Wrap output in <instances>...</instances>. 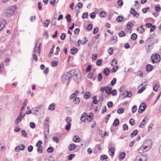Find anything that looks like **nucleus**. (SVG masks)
<instances>
[{
    "label": "nucleus",
    "mask_w": 161,
    "mask_h": 161,
    "mask_svg": "<svg viewBox=\"0 0 161 161\" xmlns=\"http://www.w3.org/2000/svg\"><path fill=\"white\" fill-rule=\"evenodd\" d=\"M112 91V88L108 87L106 86L105 92L108 94H110L111 91Z\"/></svg>",
    "instance_id": "obj_28"
},
{
    "label": "nucleus",
    "mask_w": 161,
    "mask_h": 161,
    "mask_svg": "<svg viewBox=\"0 0 161 161\" xmlns=\"http://www.w3.org/2000/svg\"><path fill=\"white\" fill-rule=\"evenodd\" d=\"M93 114L90 113V115H88V117L87 118V120L89 121H91L92 119Z\"/></svg>",
    "instance_id": "obj_47"
},
{
    "label": "nucleus",
    "mask_w": 161,
    "mask_h": 161,
    "mask_svg": "<svg viewBox=\"0 0 161 161\" xmlns=\"http://www.w3.org/2000/svg\"><path fill=\"white\" fill-rule=\"evenodd\" d=\"M53 151V149L52 147H49L47 149V151L49 153H52Z\"/></svg>",
    "instance_id": "obj_53"
},
{
    "label": "nucleus",
    "mask_w": 161,
    "mask_h": 161,
    "mask_svg": "<svg viewBox=\"0 0 161 161\" xmlns=\"http://www.w3.org/2000/svg\"><path fill=\"white\" fill-rule=\"evenodd\" d=\"M80 101V99L79 97H76L75 98L73 99V102L75 103L78 104Z\"/></svg>",
    "instance_id": "obj_27"
},
{
    "label": "nucleus",
    "mask_w": 161,
    "mask_h": 161,
    "mask_svg": "<svg viewBox=\"0 0 161 161\" xmlns=\"http://www.w3.org/2000/svg\"><path fill=\"white\" fill-rule=\"evenodd\" d=\"M71 75L74 80L76 82H77L80 80L81 77V73L79 70L76 71L75 69H73L70 70Z\"/></svg>",
    "instance_id": "obj_2"
},
{
    "label": "nucleus",
    "mask_w": 161,
    "mask_h": 161,
    "mask_svg": "<svg viewBox=\"0 0 161 161\" xmlns=\"http://www.w3.org/2000/svg\"><path fill=\"white\" fill-rule=\"evenodd\" d=\"M137 34L136 33H133L131 36V39L133 40H135L137 38Z\"/></svg>",
    "instance_id": "obj_26"
},
{
    "label": "nucleus",
    "mask_w": 161,
    "mask_h": 161,
    "mask_svg": "<svg viewBox=\"0 0 161 161\" xmlns=\"http://www.w3.org/2000/svg\"><path fill=\"white\" fill-rule=\"evenodd\" d=\"M92 25L91 24H89L86 27V29L87 30L89 31L92 29Z\"/></svg>",
    "instance_id": "obj_41"
},
{
    "label": "nucleus",
    "mask_w": 161,
    "mask_h": 161,
    "mask_svg": "<svg viewBox=\"0 0 161 161\" xmlns=\"http://www.w3.org/2000/svg\"><path fill=\"white\" fill-rule=\"evenodd\" d=\"M42 142L41 140H39L37 143L36 145V146L37 147H42V146H41V145L42 144Z\"/></svg>",
    "instance_id": "obj_59"
},
{
    "label": "nucleus",
    "mask_w": 161,
    "mask_h": 161,
    "mask_svg": "<svg viewBox=\"0 0 161 161\" xmlns=\"http://www.w3.org/2000/svg\"><path fill=\"white\" fill-rule=\"evenodd\" d=\"M147 107L146 104L143 103L140 104L138 111H145Z\"/></svg>",
    "instance_id": "obj_8"
},
{
    "label": "nucleus",
    "mask_w": 161,
    "mask_h": 161,
    "mask_svg": "<svg viewBox=\"0 0 161 161\" xmlns=\"http://www.w3.org/2000/svg\"><path fill=\"white\" fill-rule=\"evenodd\" d=\"M34 111H38V109H40V110H45L46 109L43 106H37L36 108H34Z\"/></svg>",
    "instance_id": "obj_21"
},
{
    "label": "nucleus",
    "mask_w": 161,
    "mask_h": 161,
    "mask_svg": "<svg viewBox=\"0 0 161 161\" xmlns=\"http://www.w3.org/2000/svg\"><path fill=\"white\" fill-rule=\"evenodd\" d=\"M90 17L92 19H94L96 16V14L94 12H92L89 15Z\"/></svg>",
    "instance_id": "obj_43"
},
{
    "label": "nucleus",
    "mask_w": 161,
    "mask_h": 161,
    "mask_svg": "<svg viewBox=\"0 0 161 161\" xmlns=\"http://www.w3.org/2000/svg\"><path fill=\"white\" fill-rule=\"evenodd\" d=\"M89 16L88 13L87 12L83 13L82 16V18L83 19H87Z\"/></svg>",
    "instance_id": "obj_25"
},
{
    "label": "nucleus",
    "mask_w": 161,
    "mask_h": 161,
    "mask_svg": "<svg viewBox=\"0 0 161 161\" xmlns=\"http://www.w3.org/2000/svg\"><path fill=\"white\" fill-rule=\"evenodd\" d=\"M58 64V63L56 61H53L51 63V65L53 67L57 66Z\"/></svg>",
    "instance_id": "obj_52"
},
{
    "label": "nucleus",
    "mask_w": 161,
    "mask_h": 161,
    "mask_svg": "<svg viewBox=\"0 0 161 161\" xmlns=\"http://www.w3.org/2000/svg\"><path fill=\"white\" fill-rule=\"evenodd\" d=\"M130 13L134 16H136V15H139V14H137L135 9L133 8H131L130 9Z\"/></svg>",
    "instance_id": "obj_13"
},
{
    "label": "nucleus",
    "mask_w": 161,
    "mask_h": 161,
    "mask_svg": "<svg viewBox=\"0 0 161 161\" xmlns=\"http://www.w3.org/2000/svg\"><path fill=\"white\" fill-rule=\"evenodd\" d=\"M21 134L22 136L24 137H27V133L25 130H23L21 131Z\"/></svg>",
    "instance_id": "obj_35"
},
{
    "label": "nucleus",
    "mask_w": 161,
    "mask_h": 161,
    "mask_svg": "<svg viewBox=\"0 0 161 161\" xmlns=\"http://www.w3.org/2000/svg\"><path fill=\"white\" fill-rule=\"evenodd\" d=\"M71 126V124H67V125H66L65 126V129L68 131L70 129Z\"/></svg>",
    "instance_id": "obj_57"
},
{
    "label": "nucleus",
    "mask_w": 161,
    "mask_h": 161,
    "mask_svg": "<svg viewBox=\"0 0 161 161\" xmlns=\"http://www.w3.org/2000/svg\"><path fill=\"white\" fill-rule=\"evenodd\" d=\"M158 42L156 36L151 35L146 42V45H153Z\"/></svg>",
    "instance_id": "obj_3"
},
{
    "label": "nucleus",
    "mask_w": 161,
    "mask_h": 161,
    "mask_svg": "<svg viewBox=\"0 0 161 161\" xmlns=\"http://www.w3.org/2000/svg\"><path fill=\"white\" fill-rule=\"evenodd\" d=\"M125 35L126 33L123 31H120L118 34L120 37H124L125 36Z\"/></svg>",
    "instance_id": "obj_39"
},
{
    "label": "nucleus",
    "mask_w": 161,
    "mask_h": 161,
    "mask_svg": "<svg viewBox=\"0 0 161 161\" xmlns=\"http://www.w3.org/2000/svg\"><path fill=\"white\" fill-rule=\"evenodd\" d=\"M56 20L54 19H53L51 21V24L52 25H55L56 24Z\"/></svg>",
    "instance_id": "obj_61"
},
{
    "label": "nucleus",
    "mask_w": 161,
    "mask_h": 161,
    "mask_svg": "<svg viewBox=\"0 0 161 161\" xmlns=\"http://www.w3.org/2000/svg\"><path fill=\"white\" fill-rule=\"evenodd\" d=\"M148 119V117L147 116H145L144 119L142 121V122L140 123V127L141 128H143L144 127V124H142V123H145V121L146 120H147Z\"/></svg>",
    "instance_id": "obj_17"
},
{
    "label": "nucleus",
    "mask_w": 161,
    "mask_h": 161,
    "mask_svg": "<svg viewBox=\"0 0 161 161\" xmlns=\"http://www.w3.org/2000/svg\"><path fill=\"white\" fill-rule=\"evenodd\" d=\"M143 144H144V145H146L152 147V141L151 140L148 139Z\"/></svg>",
    "instance_id": "obj_9"
},
{
    "label": "nucleus",
    "mask_w": 161,
    "mask_h": 161,
    "mask_svg": "<svg viewBox=\"0 0 161 161\" xmlns=\"http://www.w3.org/2000/svg\"><path fill=\"white\" fill-rule=\"evenodd\" d=\"M129 123L131 125H133L135 124V122L134 119H131L129 121Z\"/></svg>",
    "instance_id": "obj_58"
},
{
    "label": "nucleus",
    "mask_w": 161,
    "mask_h": 161,
    "mask_svg": "<svg viewBox=\"0 0 161 161\" xmlns=\"http://www.w3.org/2000/svg\"><path fill=\"white\" fill-rule=\"evenodd\" d=\"M66 18L67 20V21L69 22L70 23L71 21V16L70 14H68L66 17Z\"/></svg>",
    "instance_id": "obj_30"
},
{
    "label": "nucleus",
    "mask_w": 161,
    "mask_h": 161,
    "mask_svg": "<svg viewBox=\"0 0 161 161\" xmlns=\"http://www.w3.org/2000/svg\"><path fill=\"white\" fill-rule=\"evenodd\" d=\"M110 72V70L108 68L104 69L103 71V74L106 76H107L109 75Z\"/></svg>",
    "instance_id": "obj_15"
},
{
    "label": "nucleus",
    "mask_w": 161,
    "mask_h": 161,
    "mask_svg": "<svg viewBox=\"0 0 161 161\" xmlns=\"http://www.w3.org/2000/svg\"><path fill=\"white\" fill-rule=\"evenodd\" d=\"M151 58L153 62L158 63L160 60V57L157 54H153L151 57Z\"/></svg>",
    "instance_id": "obj_5"
},
{
    "label": "nucleus",
    "mask_w": 161,
    "mask_h": 161,
    "mask_svg": "<svg viewBox=\"0 0 161 161\" xmlns=\"http://www.w3.org/2000/svg\"><path fill=\"white\" fill-rule=\"evenodd\" d=\"M137 30L139 31L141 33H143L145 31L144 29L142 27V26L138 27L137 28Z\"/></svg>",
    "instance_id": "obj_20"
},
{
    "label": "nucleus",
    "mask_w": 161,
    "mask_h": 161,
    "mask_svg": "<svg viewBox=\"0 0 161 161\" xmlns=\"http://www.w3.org/2000/svg\"><path fill=\"white\" fill-rule=\"evenodd\" d=\"M30 127L33 129L36 126L35 124L33 122H31L30 124Z\"/></svg>",
    "instance_id": "obj_63"
},
{
    "label": "nucleus",
    "mask_w": 161,
    "mask_h": 161,
    "mask_svg": "<svg viewBox=\"0 0 161 161\" xmlns=\"http://www.w3.org/2000/svg\"><path fill=\"white\" fill-rule=\"evenodd\" d=\"M142 147H143V148H144V150L145 151L147 152L149 151L151 148V147L150 146H148L146 145H144V144H142Z\"/></svg>",
    "instance_id": "obj_24"
},
{
    "label": "nucleus",
    "mask_w": 161,
    "mask_h": 161,
    "mask_svg": "<svg viewBox=\"0 0 161 161\" xmlns=\"http://www.w3.org/2000/svg\"><path fill=\"white\" fill-rule=\"evenodd\" d=\"M88 115L86 113H84L82 114L81 116L80 117V119L82 122H85V120L87 118Z\"/></svg>",
    "instance_id": "obj_10"
},
{
    "label": "nucleus",
    "mask_w": 161,
    "mask_h": 161,
    "mask_svg": "<svg viewBox=\"0 0 161 161\" xmlns=\"http://www.w3.org/2000/svg\"><path fill=\"white\" fill-rule=\"evenodd\" d=\"M76 147V145L73 144H70L68 147V150L70 151H72L74 150Z\"/></svg>",
    "instance_id": "obj_11"
},
{
    "label": "nucleus",
    "mask_w": 161,
    "mask_h": 161,
    "mask_svg": "<svg viewBox=\"0 0 161 161\" xmlns=\"http://www.w3.org/2000/svg\"><path fill=\"white\" fill-rule=\"evenodd\" d=\"M117 39V36H112V38L110 39V40L112 42V43L114 44L116 42Z\"/></svg>",
    "instance_id": "obj_16"
},
{
    "label": "nucleus",
    "mask_w": 161,
    "mask_h": 161,
    "mask_svg": "<svg viewBox=\"0 0 161 161\" xmlns=\"http://www.w3.org/2000/svg\"><path fill=\"white\" fill-rule=\"evenodd\" d=\"M25 115V113H23L22 111H21L18 118L22 120Z\"/></svg>",
    "instance_id": "obj_29"
},
{
    "label": "nucleus",
    "mask_w": 161,
    "mask_h": 161,
    "mask_svg": "<svg viewBox=\"0 0 161 161\" xmlns=\"http://www.w3.org/2000/svg\"><path fill=\"white\" fill-rule=\"evenodd\" d=\"M147 47H146V51L147 52H149L151 51L152 48V45H146Z\"/></svg>",
    "instance_id": "obj_23"
},
{
    "label": "nucleus",
    "mask_w": 161,
    "mask_h": 161,
    "mask_svg": "<svg viewBox=\"0 0 161 161\" xmlns=\"http://www.w3.org/2000/svg\"><path fill=\"white\" fill-rule=\"evenodd\" d=\"M153 69V66L150 64H147V65L146 70L147 72H150Z\"/></svg>",
    "instance_id": "obj_14"
},
{
    "label": "nucleus",
    "mask_w": 161,
    "mask_h": 161,
    "mask_svg": "<svg viewBox=\"0 0 161 161\" xmlns=\"http://www.w3.org/2000/svg\"><path fill=\"white\" fill-rule=\"evenodd\" d=\"M50 23V20L48 19H47L43 23V26H46V27H47Z\"/></svg>",
    "instance_id": "obj_34"
},
{
    "label": "nucleus",
    "mask_w": 161,
    "mask_h": 161,
    "mask_svg": "<svg viewBox=\"0 0 161 161\" xmlns=\"http://www.w3.org/2000/svg\"><path fill=\"white\" fill-rule=\"evenodd\" d=\"M75 154H71L69 155L68 158L69 160H71L73 158L75 157Z\"/></svg>",
    "instance_id": "obj_60"
},
{
    "label": "nucleus",
    "mask_w": 161,
    "mask_h": 161,
    "mask_svg": "<svg viewBox=\"0 0 161 161\" xmlns=\"http://www.w3.org/2000/svg\"><path fill=\"white\" fill-rule=\"evenodd\" d=\"M70 71L69 72H67L66 74L64 75L62 77V80L63 81H67V84L68 85L70 83V79L72 77Z\"/></svg>",
    "instance_id": "obj_4"
},
{
    "label": "nucleus",
    "mask_w": 161,
    "mask_h": 161,
    "mask_svg": "<svg viewBox=\"0 0 161 161\" xmlns=\"http://www.w3.org/2000/svg\"><path fill=\"white\" fill-rule=\"evenodd\" d=\"M44 125L45 126L44 130L49 129V125L48 122H44Z\"/></svg>",
    "instance_id": "obj_38"
},
{
    "label": "nucleus",
    "mask_w": 161,
    "mask_h": 161,
    "mask_svg": "<svg viewBox=\"0 0 161 161\" xmlns=\"http://www.w3.org/2000/svg\"><path fill=\"white\" fill-rule=\"evenodd\" d=\"M33 147L31 145L29 146L28 148V151L29 152H31L33 149Z\"/></svg>",
    "instance_id": "obj_64"
},
{
    "label": "nucleus",
    "mask_w": 161,
    "mask_h": 161,
    "mask_svg": "<svg viewBox=\"0 0 161 161\" xmlns=\"http://www.w3.org/2000/svg\"><path fill=\"white\" fill-rule=\"evenodd\" d=\"M147 160V156L142 155L141 156H137L135 159L134 161H146Z\"/></svg>",
    "instance_id": "obj_6"
},
{
    "label": "nucleus",
    "mask_w": 161,
    "mask_h": 161,
    "mask_svg": "<svg viewBox=\"0 0 161 161\" xmlns=\"http://www.w3.org/2000/svg\"><path fill=\"white\" fill-rule=\"evenodd\" d=\"M111 94L113 96H115L117 95V91L116 90L114 89L112 91H111Z\"/></svg>",
    "instance_id": "obj_56"
},
{
    "label": "nucleus",
    "mask_w": 161,
    "mask_h": 161,
    "mask_svg": "<svg viewBox=\"0 0 161 161\" xmlns=\"http://www.w3.org/2000/svg\"><path fill=\"white\" fill-rule=\"evenodd\" d=\"M155 10L157 12H159L161 10V8L159 6H157L155 7Z\"/></svg>",
    "instance_id": "obj_54"
},
{
    "label": "nucleus",
    "mask_w": 161,
    "mask_h": 161,
    "mask_svg": "<svg viewBox=\"0 0 161 161\" xmlns=\"http://www.w3.org/2000/svg\"><path fill=\"white\" fill-rule=\"evenodd\" d=\"M97 80L98 81H101L103 78V76L101 73H99L97 75Z\"/></svg>",
    "instance_id": "obj_44"
},
{
    "label": "nucleus",
    "mask_w": 161,
    "mask_h": 161,
    "mask_svg": "<svg viewBox=\"0 0 161 161\" xmlns=\"http://www.w3.org/2000/svg\"><path fill=\"white\" fill-rule=\"evenodd\" d=\"M38 147L37 148V152L39 153H42L43 152V147Z\"/></svg>",
    "instance_id": "obj_45"
},
{
    "label": "nucleus",
    "mask_w": 161,
    "mask_h": 161,
    "mask_svg": "<svg viewBox=\"0 0 161 161\" xmlns=\"http://www.w3.org/2000/svg\"><path fill=\"white\" fill-rule=\"evenodd\" d=\"M90 93L89 92H88L87 93H86L84 95V98L86 99H88L90 97Z\"/></svg>",
    "instance_id": "obj_50"
},
{
    "label": "nucleus",
    "mask_w": 161,
    "mask_h": 161,
    "mask_svg": "<svg viewBox=\"0 0 161 161\" xmlns=\"http://www.w3.org/2000/svg\"><path fill=\"white\" fill-rule=\"evenodd\" d=\"M53 141L57 143H58L59 142L58 138L57 137H54L53 138Z\"/></svg>",
    "instance_id": "obj_55"
},
{
    "label": "nucleus",
    "mask_w": 161,
    "mask_h": 161,
    "mask_svg": "<svg viewBox=\"0 0 161 161\" xmlns=\"http://www.w3.org/2000/svg\"><path fill=\"white\" fill-rule=\"evenodd\" d=\"M119 124V121L117 119H115L113 122V125L115 126H117Z\"/></svg>",
    "instance_id": "obj_36"
},
{
    "label": "nucleus",
    "mask_w": 161,
    "mask_h": 161,
    "mask_svg": "<svg viewBox=\"0 0 161 161\" xmlns=\"http://www.w3.org/2000/svg\"><path fill=\"white\" fill-rule=\"evenodd\" d=\"M123 17L121 16H118L116 18V20L118 22H121L123 20Z\"/></svg>",
    "instance_id": "obj_37"
},
{
    "label": "nucleus",
    "mask_w": 161,
    "mask_h": 161,
    "mask_svg": "<svg viewBox=\"0 0 161 161\" xmlns=\"http://www.w3.org/2000/svg\"><path fill=\"white\" fill-rule=\"evenodd\" d=\"M25 146L22 144H21L20 145L17 146L15 148L14 150L16 152H18L19 151V150H24L25 148Z\"/></svg>",
    "instance_id": "obj_7"
},
{
    "label": "nucleus",
    "mask_w": 161,
    "mask_h": 161,
    "mask_svg": "<svg viewBox=\"0 0 161 161\" xmlns=\"http://www.w3.org/2000/svg\"><path fill=\"white\" fill-rule=\"evenodd\" d=\"M55 108V105L53 103L51 104L48 107V109L50 110H54Z\"/></svg>",
    "instance_id": "obj_19"
},
{
    "label": "nucleus",
    "mask_w": 161,
    "mask_h": 161,
    "mask_svg": "<svg viewBox=\"0 0 161 161\" xmlns=\"http://www.w3.org/2000/svg\"><path fill=\"white\" fill-rule=\"evenodd\" d=\"M103 62L102 59H98L96 62V65L98 66H100L101 65Z\"/></svg>",
    "instance_id": "obj_42"
},
{
    "label": "nucleus",
    "mask_w": 161,
    "mask_h": 161,
    "mask_svg": "<svg viewBox=\"0 0 161 161\" xmlns=\"http://www.w3.org/2000/svg\"><path fill=\"white\" fill-rule=\"evenodd\" d=\"M133 25V24L130 22H129L127 24L126 26L128 29H130Z\"/></svg>",
    "instance_id": "obj_48"
},
{
    "label": "nucleus",
    "mask_w": 161,
    "mask_h": 161,
    "mask_svg": "<svg viewBox=\"0 0 161 161\" xmlns=\"http://www.w3.org/2000/svg\"><path fill=\"white\" fill-rule=\"evenodd\" d=\"M125 155L126 154L124 152H121L119 155V158L120 159H123L125 157Z\"/></svg>",
    "instance_id": "obj_31"
},
{
    "label": "nucleus",
    "mask_w": 161,
    "mask_h": 161,
    "mask_svg": "<svg viewBox=\"0 0 161 161\" xmlns=\"http://www.w3.org/2000/svg\"><path fill=\"white\" fill-rule=\"evenodd\" d=\"M138 153H140L145 152V150H144V148H143V147L142 146L138 149Z\"/></svg>",
    "instance_id": "obj_40"
},
{
    "label": "nucleus",
    "mask_w": 161,
    "mask_h": 161,
    "mask_svg": "<svg viewBox=\"0 0 161 161\" xmlns=\"http://www.w3.org/2000/svg\"><path fill=\"white\" fill-rule=\"evenodd\" d=\"M73 140L75 142H79L80 140V138L77 136H75L73 137Z\"/></svg>",
    "instance_id": "obj_22"
},
{
    "label": "nucleus",
    "mask_w": 161,
    "mask_h": 161,
    "mask_svg": "<svg viewBox=\"0 0 161 161\" xmlns=\"http://www.w3.org/2000/svg\"><path fill=\"white\" fill-rule=\"evenodd\" d=\"M114 152L115 149L114 147H111L109 149L108 153L110 155L112 156H114Z\"/></svg>",
    "instance_id": "obj_12"
},
{
    "label": "nucleus",
    "mask_w": 161,
    "mask_h": 161,
    "mask_svg": "<svg viewBox=\"0 0 161 161\" xmlns=\"http://www.w3.org/2000/svg\"><path fill=\"white\" fill-rule=\"evenodd\" d=\"M71 121L72 119L71 118L69 117H67L65 119V121L68 124H70Z\"/></svg>",
    "instance_id": "obj_33"
},
{
    "label": "nucleus",
    "mask_w": 161,
    "mask_h": 161,
    "mask_svg": "<svg viewBox=\"0 0 161 161\" xmlns=\"http://www.w3.org/2000/svg\"><path fill=\"white\" fill-rule=\"evenodd\" d=\"M106 13L104 11L101 12H100V16L102 18L106 16Z\"/></svg>",
    "instance_id": "obj_49"
},
{
    "label": "nucleus",
    "mask_w": 161,
    "mask_h": 161,
    "mask_svg": "<svg viewBox=\"0 0 161 161\" xmlns=\"http://www.w3.org/2000/svg\"><path fill=\"white\" fill-rule=\"evenodd\" d=\"M93 102V103L97 104V96H94L92 97Z\"/></svg>",
    "instance_id": "obj_46"
},
{
    "label": "nucleus",
    "mask_w": 161,
    "mask_h": 161,
    "mask_svg": "<svg viewBox=\"0 0 161 161\" xmlns=\"http://www.w3.org/2000/svg\"><path fill=\"white\" fill-rule=\"evenodd\" d=\"M16 7L15 6H9L7 8L5 12L4 16L7 18H10L14 15Z\"/></svg>",
    "instance_id": "obj_1"
},
{
    "label": "nucleus",
    "mask_w": 161,
    "mask_h": 161,
    "mask_svg": "<svg viewBox=\"0 0 161 161\" xmlns=\"http://www.w3.org/2000/svg\"><path fill=\"white\" fill-rule=\"evenodd\" d=\"M99 31L98 28L97 27H96L93 30V33L95 34L97 33Z\"/></svg>",
    "instance_id": "obj_62"
},
{
    "label": "nucleus",
    "mask_w": 161,
    "mask_h": 161,
    "mask_svg": "<svg viewBox=\"0 0 161 161\" xmlns=\"http://www.w3.org/2000/svg\"><path fill=\"white\" fill-rule=\"evenodd\" d=\"M78 51V49L75 47H73L71 49L70 52L71 54H74L76 53Z\"/></svg>",
    "instance_id": "obj_18"
},
{
    "label": "nucleus",
    "mask_w": 161,
    "mask_h": 161,
    "mask_svg": "<svg viewBox=\"0 0 161 161\" xmlns=\"http://www.w3.org/2000/svg\"><path fill=\"white\" fill-rule=\"evenodd\" d=\"M138 132V131L137 130H134L131 134L130 136L132 137L135 136L137 134Z\"/></svg>",
    "instance_id": "obj_32"
},
{
    "label": "nucleus",
    "mask_w": 161,
    "mask_h": 161,
    "mask_svg": "<svg viewBox=\"0 0 161 161\" xmlns=\"http://www.w3.org/2000/svg\"><path fill=\"white\" fill-rule=\"evenodd\" d=\"M116 78H114L111 82V85L112 86H113L116 83Z\"/></svg>",
    "instance_id": "obj_51"
}]
</instances>
